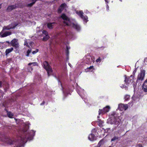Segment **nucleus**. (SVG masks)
<instances>
[{
  "label": "nucleus",
  "mask_w": 147,
  "mask_h": 147,
  "mask_svg": "<svg viewBox=\"0 0 147 147\" xmlns=\"http://www.w3.org/2000/svg\"><path fill=\"white\" fill-rule=\"evenodd\" d=\"M43 65V67L46 69L48 76H49L53 72V70L51 66L49 64L48 62L47 61L44 62Z\"/></svg>",
  "instance_id": "nucleus-1"
},
{
  "label": "nucleus",
  "mask_w": 147,
  "mask_h": 147,
  "mask_svg": "<svg viewBox=\"0 0 147 147\" xmlns=\"http://www.w3.org/2000/svg\"><path fill=\"white\" fill-rule=\"evenodd\" d=\"M10 44L11 46L13 47L14 49L16 50V51H18L19 45L18 42V40L17 39L14 38L10 42Z\"/></svg>",
  "instance_id": "nucleus-2"
},
{
  "label": "nucleus",
  "mask_w": 147,
  "mask_h": 147,
  "mask_svg": "<svg viewBox=\"0 0 147 147\" xmlns=\"http://www.w3.org/2000/svg\"><path fill=\"white\" fill-rule=\"evenodd\" d=\"M60 17L63 20V23L66 26H69L68 22H70V19L65 13H63L61 14Z\"/></svg>",
  "instance_id": "nucleus-3"
},
{
  "label": "nucleus",
  "mask_w": 147,
  "mask_h": 147,
  "mask_svg": "<svg viewBox=\"0 0 147 147\" xmlns=\"http://www.w3.org/2000/svg\"><path fill=\"white\" fill-rule=\"evenodd\" d=\"M18 25V23H16L15 22H12L7 26H4L3 28V30H8L11 29H14L15 27Z\"/></svg>",
  "instance_id": "nucleus-4"
},
{
  "label": "nucleus",
  "mask_w": 147,
  "mask_h": 147,
  "mask_svg": "<svg viewBox=\"0 0 147 147\" xmlns=\"http://www.w3.org/2000/svg\"><path fill=\"white\" fill-rule=\"evenodd\" d=\"M145 71L144 70H141L140 74L138 76L136 82H138V80H143L145 76Z\"/></svg>",
  "instance_id": "nucleus-5"
},
{
  "label": "nucleus",
  "mask_w": 147,
  "mask_h": 147,
  "mask_svg": "<svg viewBox=\"0 0 147 147\" xmlns=\"http://www.w3.org/2000/svg\"><path fill=\"white\" fill-rule=\"evenodd\" d=\"M38 65V64L36 62L30 63L28 65L27 69L29 71L31 72L33 70V66Z\"/></svg>",
  "instance_id": "nucleus-6"
},
{
  "label": "nucleus",
  "mask_w": 147,
  "mask_h": 147,
  "mask_svg": "<svg viewBox=\"0 0 147 147\" xmlns=\"http://www.w3.org/2000/svg\"><path fill=\"white\" fill-rule=\"evenodd\" d=\"M110 107L109 106H107L104 108L103 109H99L98 111L99 115H100L101 114H104L109 112L110 109Z\"/></svg>",
  "instance_id": "nucleus-7"
},
{
  "label": "nucleus",
  "mask_w": 147,
  "mask_h": 147,
  "mask_svg": "<svg viewBox=\"0 0 147 147\" xmlns=\"http://www.w3.org/2000/svg\"><path fill=\"white\" fill-rule=\"evenodd\" d=\"M121 122L120 120L117 117H114L111 119V123L112 124L118 125Z\"/></svg>",
  "instance_id": "nucleus-8"
},
{
  "label": "nucleus",
  "mask_w": 147,
  "mask_h": 147,
  "mask_svg": "<svg viewBox=\"0 0 147 147\" xmlns=\"http://www.w3.org/2000/svg\"><path fill=\"white\" fill-rule=\"evenodd\" d=\"M2 141L3 142L9 145L12 144V141L9 137H5Z\"/></svg>",
  "instance_id": "nucleus-9"
},
{
  "label": "nucleus",
  "mask_w": 147,
  "mask_h": 147,
  "mask_svg": "<svg viewBox=\"0 0 147 147\" xmlns=\"http://www.w3.org/2000/svg\"><path fill=\"white\" fill-rule=\"evenodd\" d=\"M18 7V6L16 4L9 6L7 8L6 11L7 12H10L12 10L16 9Z\"/></svg>",
  "instance_id": "nucleus-10"
},
{
  "label": "nucleus",
  "mask_w": 147,
  "mask_h": 147,
  "mask_svg": "<svg viewBox=\"0 0 147 147\" xmlns=\"http://www.w3.org/2000/svg\"><path fill=\"white\" fill-rule=\"evenodd\" d=\"M20 142L22 144L26 143L29 139L28 137L26 136L25 137L21 136L20 137Z\"/></svg>",
  "instance_id": "nucleus-11"
},
{
  "label": "nucleus",
  "mask_w": 147,
  "mask_h": 147,
  "mask_svg": "<svg viewBox=\"0 0 147 147\" xmlns=\"http://www.w3.org/2000/svg\"><path fill=\"white\" fill-rule=\"evenodd\" d=\"M66 4L65 3L61 4L59 6L57 10V12L58 13H61L62 11L64 9Z\"/></svg>",
  "instance_id": "nucleus-12"
},
{
  "label": "nucleus",
  "mask_w": 147,
  "mask_h": 147,
  "mask_svg": "<svg viewBox=\"0 0 147 147\" xmlns=\"http://www.w3.org/2000/svg\"><path fill=\"white\" fill-rule=\"evenodd\" d=\"M128 108L127 105H124L123 104H121L119 105V109L121 111H123V110H126Z\"/></svg>",
  "instance_id": "nucleus-13"
},
{
  "label": "nucleus",
  "mask_w": 147,
  "mask_h": 147,
  "mask_svg": "<svg viewBox=\"0 0 147 147\" xmlns=\"http://www.w3.org/2000/svg\"><path fill=\"white\" fill-rule=\"evenodd\" d=\"M125 78L124 80L125 83L127 84H129L130 83H132L133 82V78L131 79L130 77H127L125 76Z\"/></svg>",
  "instance_id": "nucleus-14"
},
{
  "label": "nucleus",
  "mask_w": 147,
  "mask_h": 147,
  "mask_svg": "<svg viewBox=\"0 0 147 147\" xmlns=\"http://www.w3.org/2000/svg\"><path fill=\"white\" fill-rule=\"evenodd\" d=\"M72 27L74 28L75 29L78 31H79L80 30V27L78 24L73 23Z\"/></svg>",
  "instance_id": "nucleus-15"
},
{
  "label": "nucleus",
  "mask_w": 147,
  "mask_h": 147,
  "mask_svg": "<svg viewBox=\"0 0 147 147\" xmlns=\"http://www.w3.org/2000/svg\"><path fill=\"white\" fill-rule=\"evenodd\" d=\"M3 86L5 92H6L8 90L9 88V84L7 83H5V84H3Z\"/></svg>",
  "instance_id": "nucleus-16"
},
{
  "label": "nucleus",
  "mask_w": 147,
  "mask_h": 147,
  "mask_svg": "<svg viewBox=\"0 0 147 147\" xmlns=\"http://www.w3.org/2000/svg\"><path fill=\"white\" fill-rule=\"evenodd\" d=\"M88 139L90 141H93L96 140V137L94 134H91L89 135Z\"/></svg>",
  "instance_id": "nucleus-17"
},
{
  "label": "nucleus",
  "mask_w": 147,
  "mask_h": 147,
  "mask_svg": "<svg viewBox=\"0 0 147 147\" xmlns=\"http://www.w3.org/2000/svg\"><path fill=\"white\" fill-rule=\"evenodd\" d=\"M11 34L12 33L11 32L9 31H6L4 33H3L1 35V37H5L11 35Z\"/></svg>",
  "instance_id": "nucleus-18"
},
{
  "label": "nucleus",
  "mask_w": 147,
  "mask_h": 147,
  "mask_svg": "<svg viewBox=\"0 0 147 147\" xmlns=\"http://www.w3.org/2000/svg\"><path fill=\"white\" fill-rule=\"evenodd\" d=\"M142 89L144 92L147 93V85L145 84H143Z\"/></svg>",
  "instance_id": "nucleus-19"
},
{
  "label": "nucleus",
  "mask_w": 147,
  "mask_h": 147,
  "mask_svg": "<svg viewBox=\"0 0 147 147\" xmlns=\"http://www.w3.org/2000/svg\"><path fill=\"white\" fill-rule=\"evenodd\" d=\"M13 49V47L7 49L5 51V55H7L8 54L11 52Z\"/></svg>",
  "instance_id": "nucleus-20"
},
{
  "label": "nucleus",
  "mask_w": 147,
  "mask_h": 147,
  "mask_svg": "<svg viewBox=\"0 0 147 147\" xmlns=\"http://www.w3.org/2000/svg\"><path fill=\"white\" fill-rule=\"evenodd\" d=\"M55 22L49 23L47 24V28L49 29H52L53 28V24H55Z\"/></svg>",
  "instance_id": "nucleus-21"
},
{
  "label": "nucleus",
  "mask_w": 147,
  "mask_h": 147,
  "mask_svg": "<svg viewBox=\"0 0 147 147\" xmlns=\"http://www.w3.org/2000/svg\"><path fill=\"white\" fill-rule=\"evenodd\" d=\"M81 18L84 21L86 22H87L88 21V17L85 15V16H84L83 15H82V16Z\"/></svg>",
  "instance_id": "nucleus-22"
},
{
  "label": "nucleus",
  "mask_w": 147,
  "mask_h": 147,
  "mask_svg": "<svg viewBox=\"0 0 147 147\" xmlns=\"http://www.w3.org/2000/svg\"><path fill=\"white\" fill-rule=\"evenodd\" d=\"M76 13L80 17H81L84 14V13L82 11H76Z\"/></svg>",
  "instance_id": "nucleus-23"
},
{
  "label": "nucleus",
  "mask_w": 147,
  "mask_h": 147,
  "mask_svg": "<svg viewBox=\"0 0 147 147\" xmlns=\"http://www.w3.org/2000/svg\"><path fill=\"white\" fill-rule=\"evenodd\" d=\"M50 38L49 36L48 35H46L45 36H44L42 38V40L44 41H47Z\"/></svg>",
  "instance_id": "nucleus-24"
},
{
  "label": "nucleus",
  "mask_w": 147,
  "mask_h": 147,
  "mask_svg": "<svg viewBox=\"0 0 147 147\" xmlns=\"http://www.w3.org/2000/svg\"><path fill=\"white\" fill-rule=\"evenodd\" d=\"M7 115L10 118H13V114L11 112L9 111V112H8L7 113Z\"/></svg>",
  "instance_id": "nucleus-25"
},
{
  "label": "nucleus",
  "mask_w": 147,
  "mask_h": 147,
  "mask_svg": "<svg viewBox=\"0 0 147 147\" xmlns=\"http://www.w3.org/2000/svg\"><path fill=\"white\" fill-rule=\"evenodd\" d=\"M124 98L125 100H128L130 99V96L128 95H126L125 96Z\"/></svg>",
  "instance_id": "nucleus-26"
},
{
  "label": "nucleus",
  "mask_w": 147,
  "mask_h": 147,
  "mask_svg": "<svg viewBox=\"0 0 147 147\" xmlns=\"http://www.w3.org/2000/svg\"><path fill=\"white\" fill-rule=\"evenodd\" d=\"M118 139V137L116 136H114L111 140V141H113Z\"/></svg>",
  "instance_id": "nucleus-27"
},
{
  "label": "nucleus",
  "mask_w": 147,
  "mask_h": 147,
  "mask_svg": "<svg viewBox=\"0 0 147 147\" xmlns=\"http://www.w3.org/2000/svg\"><path fill=\"white\" fill-rule=\"evenodd\" d=\"M34 4V3L32 2L28 4L27 5V7H32L33 5Z\"/></svg>",
  "instance_id": "nucleus-28"
},
{
  "label": "nucleus",
  "mask_w": 147,
  "mask_h": 147,
  "mask_svg": "<svg viewBox=\"0 0 147 147\" xmlns=\"http://www.w3.org/2000/svg\"><path fill=\"white\" fill-rule=\"evenodd\" d=\"M31 52V49H28L27 51V54L26 56L27 57H28L30 53Z\"/></svg>",
  "instance_id": "nucleus-29"
},
{
  "label": "nucleus",
  "mask_w": 147,
  "mask_h": 147,
  "mask_svg": "<svg viewBox=\"0 0 147 147\" xmlns=\"http://www.w3.org/2000/svg\"><path fill=\"white\" fill-rule=\"evenodd\" d=\"M42 33L43 34H45V36L48 35V32L45 30H43Z\"/></svg>",
  "instance_id": "nucleus-30"
},
{
  "label": "nucleus",
  "mask_w": 147,
  "mask_h": 147,
  "mask_svg": "<svg viewBox=\"0 0 147 147\" xmlns=\"http://www.w3.org/2000/svg\"><path fill=\"white\" fill-rule=\"evenodd\" d=\"M89 69L90 70H94V68L93 66H91L88 67H87L86 69Z\"/></svg>",
  "instance_id": "nucleus-31"
},
{
  "label": "nucleus",
  "mask_w": 147,
  "mask_h": 147,
  "mask_svg": "<svg viewBox=\"0 0 147 147\" xmlns=\"http://www.w3.org/2000/svg\"><path fill=\"white\" fill-rule=\"evenodd\" d=\"M69 50H68V49H66V53L67 58H68L69 57Z\"/></svg>",
  "instance_id": "nucleus-32"
},
{
  "label": "nucleus",
  "mask_w": 147,
  "mask_h": 147,
  "mask_svg": "<svg viewBox=\"0 0 147 147\" xmlns=\"http://www.w3.org/2000/svg\"><path fill=\"white\" fill-rule=\"evenodd\" d=\"M38 51L39 50L38 49H36V50L32 51V53L33 54H34L38 52Z\"/></svg>",
  "instance_id": "nucleus-33"
},
{
  "label": "nucleus",
  "mask_w": 147,
  "mask_h": 147,
  "mask_svg": "<svg viewBox=\"0 0 147 147\" xmlns=\"http://www.w3.org/2000/svg\"><path fill=\"white\" fill-rule=\"evenodd\" d=\"M137 146L138 147H143L141 144H138L137 145Z\"/></svg>",
  "instance_id": "nucleus-34"
},
{
  "label": "nucleus",
  "mask_w": 147,
  "mask_h": 147,
  "mask_svg": "<svg viewBox=\"0 0 147 147\" xmlns=\"http://www.w3.org/2000/svg\"><path fill=\"white\" fill-rule=\"evenodd\" d=\"M24 45H26L28 47H29V46L28 45V44L27 41H25Z\"/></svg>",
  "instance_id": "nucleus-35"
},
{
  "label": "nucleus",
  "mask_w": 147,
  "mask_h": 147,
  "mask_svg": "<svg viewBox=\"0 0 147 147\" xmlns=\"http://www.w3.org/2000/svg\"><path fill=\"white\" fill-rule=\"evenodd\" d=\"M121 88H124L125 90H127L128 89V87H127V86H125V87H121Z\"/></svg>",
  "instance_id": "nucleus-36"
},
{
  "label": "nucleus",
  "mask_w": 147,
  "mask_h": 147,
  "mask_svg": "<svg viewBox=\"0 0 147 147\" xmlns=\"http://www.w3.org/2000/svg\"><path fill=\"white\" fill-rule=\"evenodd\" d=\"M101 61V59L100 57H99V58H98L96 60V61L97 62L100 61Z\"/></svg>",
  "instance_id": "nucleus-37"
},
{
  "label": "nucleus",
  "mask_w": 147,
  "mask_h": 147,
  "mask_svg": "<svg viewBox=\"0 0 147 147\" xmlns=\"http://www.w3.org/2000/svg\"><path fill=\"white\" fill-rule=\"evenodd\" d=\"M136 69H135L133 71V75H135V74L136 73Z\"/></svg>",
  "instance_id": "nucleus-38"
},
{
  "label": "nucleus",
  "mask_w": 147,
  "mask_h": 147,
  "mask_svg": "<svg viewBox=\"0 0 147 147\" xmlns=\"http://www.w3.org/2000/svg\"><path fill=\"white\" fill-rule=\"evenodd\" d=\"M2 86V82L1 81H0V88Z\"/></svg>",
  "instance_id": "nucleus-39"
},
{
  "label": "nucleus",
  "mask_w": 147,
  "mask_h": 147,
  "mask_svg": "<svg viewBox=\"0 0 147 147\" xmlns=\"http://www.w3.org/2000/svg\"><path fill=\"white\" fill-rule=\"evenodd\" d=\"M45 102L44 101H43L40 104V105H43L45 104Z\"/></svg>",
  "instance_id": "nucleus-40"
},
{
  "label": "nucleus",
  "mask_w": 147,
  "mask_h": 147,
  "mask_svg": "<svg viewBox=\"0 0 147 147\" xmlns=\"http://www.w3.org/2000/svg\"><path fill=\"white\" fill-rule=\"evenodd\" d=\"M37 1V0H32V2L34 3V4L35 3L36 1Z\"/></svg>",
  "instance_id": "nucleus-41"
},
{
  "label": "nucleus",
  "mask_w": 147,
  "mask_h": 147,
  "mask_svg": "<svg viewBox=\"0 0 147 147\" xmlns=\"http://www.w3.org/2000/svg\"><path fill=\"white\" fill-rule=\"evenodd\" d=\"M143 84H147V79H146L145 81L144 82V83Z\"/></svg>",
  "instance_id": "nucleus-42"
},
{
  "label": "nucleus",
  "mask_w": 147,
  "mask_h": 147,
  "mask_svg": "<svg viewBox=\"0 0 147 147\" xmlns=\"http://www.w3.org/2000/svg\"><path fill=\"white\" fill-rule=\"evenodd\" d=\"M70 48L69 47H68L67 46H66V49H68V50H69Z\"/></svg>",
  "instance_id": "nucleus-43"
},
{
  "label": "nucleus",
  "mask_w": 147,
  "mask_h": 147,
  "mask_svg": "<svg viewBox=\"0 0 147 147\" xmlns=\"http://www.w3.org/2000/svg\"><path fill=\"white\" fill-rule=\"evenodd\" d=\"M31 132H32V133H33V136H34V134L35 132H34L33 130L31 131H30V133Z\"/></svg>",
  "instance_id": "nucleus-44"
},
{
  "label": "nucleus",
  "mask_w": 147,
  "mask_h": 147,
  "mask_svg": "<svg viewBox=\"0 0 147 147\" xmlns=\"http://www.w3.org/2000/svg\"><path fill=\"white\" fill-rule=\"evenodd\" d=\"M130 77V78H131V77H133V78H133H133H134V76H133L132 75H131L130 76V77Z\"/></svg>",
  "instance_id": "nucleus-45"
},
{
  "label": "nucleus",
  "mask_w": 147,
  "mask_h": 147,
  "mask_svg": "<svg viewBox=\"0 0 147 147\" xmlns=\"http://www.w3.org/2000/svg\"><path fill=\"white\" fill-rule=\"evenodd\" d=\"M102 142V141L101 140L98 143V145H99Z\"/></svg>",
  "instance_id": "nucleus-46"
},
{
  "label": "nucleus",
  "mask_w": 147,
  "mask_h": 147,
  "mask_svg": "<svg viewBox=\"0 0 147 147\" xmlns=\"http://www.w3.org/2000/svg\"><path fill=\"white\" fill-rule=\"evenodd\" d=\"M105 2L107 3H109V1H108V0H105Z\"/></svg>",
  "instance_id": "nucleus-47"
},
{
  "label": "nucleus",
  "mask_w": 147,
  "mask_h": 147,
  "mask_svg": "<svg viewBox=\"0 0 147 147\" xmlns=\"http://www.w3.org/2000/svg\"><path fill=\"white\" fill-rule=\"evenodd\" d=\"M5 111H6V112H7V113L8 112H9V111H8L7 109H5Z\"/></svg>",
  "instance_id": "nucleus-48"
},
{
  "label": "nucleus",
  "mask_w": 147,
  "mask_h": 147,
  "mask_svg": "<svg viewBox=\"0 0 147 147\" xmlns=\"http://www.w3.org/2000/svg\"><path fill=\"white\" fill-rule=\"evenodd\" d=\"M58 81H59V82L60 83H61V87H62V84H61V82H60V81L59 80ZM62 89H63V87H62Z\"/></svg>",
  "instance_id": "nucleus-49"
},
{
  "label": "nucleus",
  "mask_w": 147,
  "mask_h": 147,
  "mask_svg": "<svg viewBox=\"0 0 147 147\" xmlns=\"http://www.w3.org/2000/svg\"><path fill=\"white\" fill-rule=\"evenodd\" d=\"M99 126L100 127H101L102 125V124H100V123L99 124Z\"/></svg>",
  "instance_id": "nucleus-50"
},
{
  "label": "nucleus",
  "mask_w": 147,
  "mask_h": 147,
  "mask_svg": "<svg viewBox=\"0 0 147 147\" xmlns=\"http://www.w3.org/2000/svg\"><path fill=\"white\" fill-rule=\"evenodd\" d=\"M123 86H121V87H125V85H122Z\"/></svg>",
  "instance_id": "nucleus-51"
},
{
  "label": "nucleus",
  "mask_w": 147,
  "mask_h": 147,
  "mask_svg": "<svg viewBox=\"0 0 147 147\" xmlns=\"http://www.w3.org/2000/svg\"><path fill=\"white\" fill-rule=\"evenodd\" d=\"M108 5H107V7H108Z\"/></svg>",
  "instance_id": "nucleus-52"
},
{
  "label": "nucleus",
  "mask_w": 147,
  "mask_h": 147,
  "mask_svg": "<svg viewBox=\"0 0 147 147\" xmlns=\"http://www.w3.org/2000/svg\"><path fill=\"white\" fill-rule=\"evenodd\" d=\"M108 5H107V7H108Z\"/></svg>",
  "instance_id": "nucleus-53"
},
{
  "label": "nucleus",
  "mask_w": 147,
  "mask_h": 147,
  "mask_svg": "<svg viewBox=\"0 0 147 147\" xmlns=\"http://www.w3.org/2000/svg\"><path fill=\"white\" fill-rule=\"evenodd\" d=\"M98 118H99V117L98 116Z\"/></svg>",
  "instance_id": "nucleus-54"
},
{
  "label": "nucleus",
  "mask_w": 147,
  "mask_h": 147,
  "mask_svg": "<svg viewBox=\"0 0 147 147\" xmlns=\"http://www.w3.org/2000/svg\"><path fill=\"white\" fill-rule=\"evenodd\" d=\"M70 64V65H69V66H70V65H71V64Z\"/></svg>",
  "instance_id": "nucleus-55"
},
{
  "label": "nucleus",
  "mask_w": 147,
  "mask_h": 147,
  "mask_svg": "<svg viewBox=\"0 0 147 147\" xmlns=\"http://www.w3.org/2000/svg\"><path fill=\"white\" fill-rule=\"evenodd\" d=\"M70 64V65H69V66H70V65H71V64Z\"/></svg>",
  "instance_id": "nucleus-56"
},
{
  "label": "nucleus",
  "mask_w": 147,
  "mask_h": 147,
  "mask_svg": "<svg viewBox=\"0 0 147 147\" xmlns=\"http://www.w3.org/2000/svg\"><path fill=\"white\" fill-rule=\"evenodd\" d=\"M1 7H0V9H1Z\"/></svg>",
  "instance_id": "nucleus-57"
}]
</instances>
